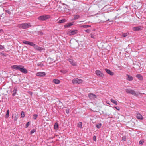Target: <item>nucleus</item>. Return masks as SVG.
<instances>
[{
  "mask_svg": "<svg viewBox=\"0 0 146 146\" xmlns=\"http://www.w3.org/2000/svg\"><path fill=\"white\" fill-rule=\"evenodd\" d=\"M11 68L12 69L18 70L24 74H26L28 72L27 70L24 68V66L23 65H13L11 66Z\"/></svg>",
  "mask_w": 146,
  "mask_h": 146,
  "instance_id": "1",
  "label": "nucleus"
},
{
  "mask_svg": "<svg viewBox=\"0 0 146 146\" xmlns=\"http://www.w3.org/2000/svg\"><path fill=\"white\" fill-rule=\"evenodd\" d=\"M18 27L23 29H26L31 27V25L30 23H25L21 24H19Z\"/></svg>",
  "mask_w": 146,
  "mask_h": 146,
  "instance_id": "2",
  "label": "nucleus"
},
{
  "mask_svg": "<svg viewBox=\"0 0 146 146\" xmlns=\"http://www.w3.org/2000/svg\"><path fill=\"white\" fill-rule=\"evenodd\" d=\"M127 94H131L133 95H134L136 96H138V94L134 90L131 89H126L125 90Z\"/></svg>",
  "mask_w": 146,
  "mask_h": 146,
  "instance_id": "3",
  "label": "nucleus"
},
{
  "mask_svg": "<svg viewBox=\"0 0 146 146\" xmlns=\"http://www.w3.org/2000/svg\"><path fill=\"white\" fill-rule=\"evenodd\" d=\"M50 17L51 16L50 15H43L38 17V19L39 20L44 21L50 18Z\"/></svg>",
  "mask_w": 146,
  "mask_h": 146,
  "instance_id": "4",
  "label": "nucleus"
},
{
  "mask_svg": "<svg viewBox=\"0 0 146 146\" xmlns=\"http://www.w3.org/2000/svg\"><path fill=\"white\" fill-rule=\"evenodd\" d=\"M70 44L71 47L73 48H75L78 44L76 40L74 39H72L71 40Z\"/></svg>",
  "mask_w": 146,
  "mask_h": 146,
  "instance_id": "5",
  "label": "nucleus"
},
{
  "mask_svg": "<svg viewBox=\"0 0 146 146\" xmlns=\"http://www.w3.org/2000/svg\"><path fill=\"white\" fill-rule=\"evenodd\" d=\"M83 80L81 79L74 78L72 80V82L73 84H79L82 83Z\"/></svg>",
  "mask_w": 146,
  "mask_h": 146,
  "instance_id": "6",
  "label": "nucleus"
},
{
  "mask_svg": "<svg viewBox=\"0 0 146 146\" xmlns=\"http://www.w3.org/2000/svg\"><path fill=\"white\" fill-rule=\"evenodd\" d=\"M31 46L33 47L34 48L37 50L41 51L44 50L43 48L39 46L38 45L35 44L34 43H33Z\"/></svg>",
  "mask_w": 146,
  "mask_h": 146,
  "instance_id": "7",
  "label": "nucleus"
},
{
  "mask_svg": "<svg viewBox=\"0 0 146 146\" xmlns=\"http://www.w3.org/2000/svg\"><path fill=\"white\" fill-rule=\"evenodd\" d=\"M78 31L77 30H70L68 31L67 34L69 36H71L77 33Z\"/></svg>",
  "mask_w": 146,
  "mask_h": 146,
  "instance_id": "8",
  "label": "nucleus"
},
{
  "mask_svg": "<svg viewBox=\"0 0 146 146\" xmlns=\"http://www.w3.org/2000/svg\"><path fill=\"white\" fill-rule=\"evenodd\" d=\"M95 73L97 76L101 77H103L104 76V74L102 72L99 70H96L95 71Z\"/></svg>",
  "mask_w": 146,
  "mask_h": 146,
  "instance_id": "9",
  "label": "nucleus"
},
{
  "mask_svg": "<svg viewBox=\"0 0 146 146\" xmlns=\"http://www.w3.org/2000/svg\"><path fill=\"white\" fill-rule=\"evenodd\" d=\"M115 118L117 119L119 121H122L124 118V117L122 115L118 114V115L115 117Z\"/></svg>",
  "mask_w": 146,
  "mask_h": 146,
  "instance_id": "10",
  "label": "nucleus"
},
{
  "mask_svg": "<svg viewBox=\"0 0 146 146\" xmlns=\"http://www.w3.org/2000/svg\"><path fill=\"white\" fill-rule=\"evenodd\" d=\"M143 28V27L139 26L133 27V29L135 31H138L142 30Z\"/></svg>",
  "mask_w": 146,
  "mask_h": 146,
  "instance_id": "11",
  "label": "nucleus"
},
{
  "mask_svg": "<svg viewBox=\"0 0 146 146\" xmlns=\"http://www.w3.org/2000/svg\"><path fill=\"white\" fill-rule=\"evenodd\" d=\"M46 73L44 72H37L36 75L38 76L43 77L45 76Z\"/></svg>",
  "mask_w": 146,
  "mask_h": 146,
  "instance_id": "12",
  "label": "nucleus"
},
{
  "mask_svg": "<svg viewBox=\"0 0 146 146\" xmlns=\"http://www.w3.org/2000/svg\"><path fill=\"white\" fill-rule=\"evenodd\" d=\"M89 98L91 100L94 99L96 98V96L93 93H90L88 94Z\"/></svg>",
  "mask_w": 146,
  "mask_h": 146,
  "instance_id": "13",
  "label": "nucleus"
},
{
  "mask_svg": "<svg viewBox=\"0 0 146 146\" xmlns=\"http://www.w3.org/2000/svg\"><path fill=\"white\" fill-rule=\"evenodd\" d=\"M136 117L139 119L142 120L143 119V117L139 113H136Z\"/></svg>",
  "mask_w": 146,
  "mask_h": 146,
  "instance_id": "14",
  "label": "nucleus"
},
{
  "mask_svg": "<svg viewBox=\"0 0 146 146\" xmlns=\"http://www.w3.org/2000/svg\"><path fill=\"white\" fill-rule=\"evenodd\" d=\"M23 42L25 44L29 45L31 46H32V44L33 42H29L28 41H27L26 40H24L23 41Z\"/></svg>",
  "mask_w": 146,
  "mask_h": 146,
  "instance_id": "15",
  "label": "nucleus"
},
{
  "mask_svg": "<svg viewBox=\"0 0 146 146\" xmlns=\"http://www.w3.org/2000/svg\"><path fill=\"white\" fill-rule=\"evenodd\" d=\"M127 80L129 81H132L133 79V77L127 74Z\"/></svg>",
  "mask_w": 146,
  "mask_h": 146,
  "instance_id": "16",
  "label": "nucleus"
},
{
  "mask_svg": "<svg viewBox=\"0 0 146 146\" xmlns=\"http://www.w3.org/2000/svg\"><path fill=\"white\" fill-rule=\"evenodd\" d=\"M105 70L108 74L112 76L114 74V73H113V72L111 71L109 69H105Z\"/></svg>",
  "mask_w": 146,
  "mask_h": 146,
  "instance_id": "17",
  "label": "nucleus"
},
{
  "mask_svg": "<svg viewBox=\"0 0 146 146\" xmlns=\"http://www.w3.org/2000/svg\"><path fill=\"white\" fill-rule=\"evenodd\" d=\"M12 118H14V121H16L18 118V114H15L13 115Z\"/></svg>",
  "mask_w": 146,
  "mask_h": 146,
  "instance_id": "18",
  "label": "nucleus"
},
{
  "mask_svg": "<svg viewBox=\"0 0 146 146\" xmlns=\"http://www.w3.org/2000/svg\"><path fill=\"white\" fill-rule=\"evenodd\" d=\"M53 82L56 84H58L60 83V81L58 79H54L53 80Z\"/></svg>",
  "mask_w": 146,
  "mask_h": 146,
  "instance_id": "19",
  "label": "nucleus"
},
{
  "mask_svg": "<svg viewBox=\"0 0 146 146\" xmlns=\"http://www.w3.org/2000/svg\"><path fill=\"white\" fill-rule=\"evenodd\" d=\"M136 77H137L139 80H143V76L140 74H137L136 75Z\"/></svg>",
  "mask_w": 146,
  "mask_h": 146,
  "instance_id": "20",
  "label": "nucleus"
},
{
  "mask_svg": "<svg viewBox=\"0 0 146 146\" xmlns=\"http://www.w3.org/2000/svg\"><path fill=\"white\" fill-rule=\"evenodd\" d=\"M69 62H70V64H72L73 66H76V63L75 62H74L72 60V59H69Z\"/></svg>",
  "mask_w": 146,
  "mask_h": 146,
  "instance_id": "21",
  "label": "nucleus"
},
{
  "mask_svg": "<svg viewBox=\"0 0 146 146\" xmlns=\"http://www.w3.org/2000/svg\"><path fill=\"white\" fill-rule=\"evenodd\" d=\"M54 129L56 130H57L58 129V124L57 122L55 123L54 125Z\"/></svg>",
  "mask_w": 146,
  "mask_h": 146,
  "instance_id": "22",
  "label": "nucleus"
},
{
  "mask_svg": "<svg viewBox=\"0 0 146 146\" xmlns=\"http://www.w3.org/2000/svg\"><path fill=\"white\" fill-rule=\"evenodd\" d=\"M73 25V24L72 23H69L67 24H66L65 25H64V27L65 28L68 27L70 26H72Z\"/></svg>",
  "mask_w": 146,
  "mask_h": 146,
  "instance_id": "23",
  "label": "nucleus"
},
{
  "mask_svg": "<svg viewBox=\"0 0 146 146\" xmlns=\"http://www.w3.org/2000/svg\"><path fill=\"white\" fill-rule=\"evenodd\" d=\"M110 101L113 103L114 104L116 105H117L118 104L117 102V101H116L115 100H114L112 98L111 99Z\"/></svg>",
  "mask_w": 146,
  "mask_h": 146,
  "instance_id": "24",
  "label": "nucleus"
},
{
  "mask_svg": "<svg viewBox=\"0 0 146 146\" xmlns=\"http://www.w3.org/2000/svg\"><path fill=\"white\" fill-rule=\"evenodd\" d=\"M9 110H7V113L5 115V118H7L9 116Z\"/></svg>",
  "mask_w": 146,
  "mask_h": 146,
  "instance_id": "25",
  "label": "nucleus"
},
{
  "mask_svg": "<svg viewBox=\"0 0 146 146\" xmlns=\"http://www.w3.org/2000/svg\"><path fill=\"white\" fill-rule=\"evenodd\" d=\"M16 92H17V89L16 88H15L13 90V93L12 94V95L13 96H14L16 94Z\"/></svg>",
  "mask_w": 146,
  "mask_h": 146,
  "instance_id": "26",
  "label": "nucleus"
},
{
  "mask_svg": "<svg viewBox=\"0 0 146 146\" xmlns=\"http://www.w3.org/2000/svg\"><path fill=\"white\" fill-rule=\"evenodd\" d=\"M91 27V26L87 25H82L81 26V27H82L84 28H87Z\"/></svg>",
  "mask_w": 146,
  "mask_h": 146,
  "instance_id": "27",
  "label": "nucleus"
},
{
  "mask_svg": "<svg viewBox=\"0 0 146 146\" xmlns=\"http://www.w3.org/2000/svg\"><path fill=\"white\" fill-rule=\"evenodd\" d=\"M96 127L98 128H100L102 126V124L101 123L97 124L96 125Z\"/></svg>",
  "mask_w": 146,
  "mask_h": 146,
  "instance_id": "28",
  "label": "nucleus"
},
{
  "mask_svg": "<svg viewBox=\"0 0 146 146\" xmlns=\"http://www.w3.org/2000/svg\"><path fill=\"white\" fill-rule=\"evenodd\" d=\"M82 123L81 122H79L77 126L81 128L82 127Z\"/></svg>",
  "mask_w": 146,
  "mask_h": 146,
  "instance_id": "29",
  "label": "nucleus"
},
{
  "mask_svg": "<svg viewBox=\"0 0 146 146\" xmlns=\"http://www.w3.org/2000/svg\"><path fill=\"white\" fill-rule=\"evenodd\" d=\"M128 35V34L127 33H124L122 34V36L123 37H125Z\"/></svg>",
  "mask_w": 146,
  "mask_h": 146,
  "instance_id": "30",
  "label": "nucleus"
},
{
  "mask_svg": "<svg viewBox=\"0 0 146 146\" xmlns=\"http://www.w3.org/2000/svg\"><path fill=\"white\" fill-rule=\"evenodd\" d=\"M38 116V115L37 114H34L33 115V119L35 120L37 117Z\"/></svg>",
  "mask_w": 146,
  "mask_h": 146,
  "instance_id": "31",
  "label": "nucleus"
},
{
  "mask_svg": "<svg viewBox=\"0 0 146 146\" xmlns=\"http://www.w3.org/2000/svg\"><path fill=\"white\" fill-rule=\"evenodd\" d=\"M37 65L38 66H40V67H42L43 66L44 64L42 63H39L37 64Z\"/></svg>",
  "mask_w": 146,
  "mask_h": 146,
  "instance_id": "32",
  "label": "nucleus"
},
{
  "mask_svg": "<svg viewBox=\"0 0 146 146\" xmlns=\"http://www.w3.org/2000/svg\"><path fill=\"white\" fill-rule=\"evenodd\" d=\"M25 116L24 112L23 111L21 112V116L22 117H24Z\"/></svg>",
  "mask_w": 146,
  "mask_h": 146,
  "instance_id": "33",
  "label": "nucleus"
},
{
  "mask_svg": "<svg viewBox=\"0 0 146 146\" xmlns=\"http://www.w3.org/2000/svg\"><path fill=\"white\" fill-rule=\"evenodd\" d=\"M79 16L78 15H77L75 16L74 17V19H77L79 18Z\"/></svg>",
  "mask_w": 146,
  "mask_h": 146,
  "instance_id": "34",
  "label": "nucleus"
},
{
  "mask_svg": "<svg viewBox=\"0 0 146 146\" xmlns=\"http://www.w3.org/2000/svg\"><path fill=\"white\" fill-rule=\"evenodd\" d=\"M66 21L65 19L61 20L60 21V23H64Z\"/></svg>",
  "mask_w": 146,
  "mask_h": 146,
  "instance_id": "35",
  "label": "nucleus"
},
{
  "mask_svg": "<svg viewBox=\"0 0 146 146\" xmlns=\"http://www.w3.org/2000/svg\"><path fill=\"white\" fill-rule=\"evenodd\" d=\"M126 140V137L125 136H123L122 138V140L123 141H125Z\"/></svg>",
  "mask_w": 146,
  "mask_h": 146,
  "instance_id": "36",
  "label": "nucleus"
},
{
  "mask_svg": "<svg viewBox=\"0 0 146 146\" xmlns=\"http://www.w3.org/2000/svg\"><path fill=\"white\" fill-rule=\"evenodd\" d=\"M30 122H28L27 123L26 125V128H27L28 126L30 125Z\"/></svg>",
  "mask_w": 146,
  "mask_h": 146,
  "instance_id": "37",
  "label": "nucleus"
},
{
  "mask_svg": "<svg viewBox=\"0 0 146 146\" xmlns=\"http://www.w3.org/2000/svg\"><path fill=\"white\" fill-rule=\"evenodd\" d=\"M90 36H91V37L93 38H95L94 36L92 34H91Z\"/></svg>",
  "mask_w": 146,
  "mask_h": 146,
  "instance_id": "38",
  "label": "nucleus"
},
{
  "mask_svg": "<svg viewBox=\"0 0 146 146\" xmlns=\"http://www.w3.org/2000/svg\"><path fill=\"white\" fill-rule=\"evenodd\" d=\"M35 131V130L34 129L32 130L31 132V134H32Z\"/></svg>",
  "mask_w": 146,
  "mask_h": 146,
  "instance_id": "39",
  "label": "nucleus"
},
{
  "mask_svg": "<svg viewBox=\"0 0 146 146\" xmlns=\"http://www.w3.org/2000/svg\"><path fill=\"white\" fill-rule=\"evenodd\" d=\"M143 143V140H141L139 142L140 144H142Z\"/></svg>",
  "mask_w": 146,
  "mask_h": 146,
  "instance_id": "40",
  "label": "nucleus"
},
{
  "mask_svg": "<svg viewBox=\"0 0 146 146\" xmlns=\"http://www.w3.org/2000/svg\"><path fill=\"white\" fill-rule=\"evenodd\" d=\"M93 139L94 141H96V138L95 136L93 137Z\"/></svg>",
  "mask_w": 146,
  "mask_h": 146,
  "instance_id": "41",
  "label": "nucleus"
},
{
  "mask_svg": "<svg viewBox=\"0 0 146 146\" xmlns=\"http://www.w3.org/2000/svg\"><path fill=\"white\" fill-rule=\"evenodd\" d=\"M113 108H115L117 110H118V111H119L120 110V109L119 108H117L116 107H114Z\"/></svg>",
  "mask_w": 146,
  "mask_h": 146,
  "instance_id": "42",
  "label": "nucleus"
},
{
  "mask_svg": "<svg viewBox=\"0 0 146 146\" xmlns=\"http://www.w3.org/2000/svg\"><path fill=\"white\" fill-rule=\"evenodd\" d=\"M85 31L88 33H89L90 32V30L89 29H87L86 30H85Z\"/></svg>",
  "mask_w": 146,
  "mask_h": 146,
  "instance_id": "43",
  "label": "nucleus"
},
{
  "mask_svg": "<svg viewBox=\"0 0 146 146\" xmlns=\"http://www.w3.org/2000/svg\"><path fill=\"white\" fill-rule=\"evenodd\" d=\"M28 93L30 95H31V96H32L33 93L32 92L29 91L28 92Z\"/></svg>",
  "mask_w": 146,
  "mask_h": 146,
  "instance_id": "44",
  "label": "nucleus"
},
{
  "mask_svg": "<svg viewBox=\"0 0 146 146\" xmlns=\"http://www.w3.org/2000/svg\"><path fill=\"white\" fill-rule=\"evenodd\" d=\"M3 48V47L1 45H0V49H2Z\"/></svg>",
  "mask_w": 146,
  "mask_h": 146,
  "instance_id": "45",
  "label": "nucleus"
},
{
  "mask_svg": "<svg viewBox=\"0 0 146 146\" xmlns=\"http://www.w3.org/2000/svg\"><path fill=\"white\" fill-rule=\"evenodd\" d=\"M66 113H68L69 112V110H68V109H66Z\"/></svg>",
  "mask_w": 146,
  "mask_h": 146,
  "instance_id": "46",
  "label": "nucleus"
},
{
  "mask_svg": "<svg viewBox=\"0 0 146 146\" xmlns=\"http://www.w3.org/2000/svg\"><path fill=\"white\" fill-rule=\"evenodd\" d=\"M99 111V110H94V111H95L96 112H98V111Z\"/></svg>",
  "mask_w": 146,
  "mask_h": 146,
  "instance_id": "47",
  "label": "nucleus"
},
{
  "mask_svg": "<svg viewBox=\"0 0 146 146\" xmlns=\"http://www.w3.org/2000/svg\"><path fill=\"white\" fill-rule=\"evenodd\" d=\"M15 146H18V145H15Z\"/></svg>",
  "mask_w": 146,
  "mask_h": 146,
  "instance_id": "48",
  "label": "nucleus"
},
{
  "mask_svg": "<svg viewBox=\"0 0 146 146\" xmlns=\"http://www.w3.org/2000/svg\"><path fill=\"white\" fill-rule=\"evenodd\" d=\"M107 104H109V105H110V104L109 103H107Z\"/></svg>",
  "mask_w": 146,
  "mask_h": 146,
  "instance_id": "49",
  "label": "nucleus"
},
{
  "mask_svg": "<svg viewBox=\"0 0 146 146\" xmlns=\"http://www.w3.org/2000/svg\"><path fill=\"white\" fill-rule=\"evenodd\" d=\"M84 21H79V22H84Z\"/></svg>",
  "mask_w": 146,
  "mask_h": 146,
  "instance_id": "50",
  "label": "nucleus"
}]
</instances>
